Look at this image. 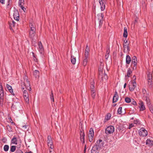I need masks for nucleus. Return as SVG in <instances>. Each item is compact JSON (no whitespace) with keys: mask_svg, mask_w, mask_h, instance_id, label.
Instances as JSON below:
<instances>
[{"mask_svg":"<svg viewBox=\"0 0 153 153\" xmlns=\"http://www.w3.org/2000/svg\"><path fill=\"white\" fill-rule=\"evenodd\" d=\"M80 136H85V134L83 132V131L82 130H80Z\"/></svg>","mask_w":153,"mask_h":153,"instance_id":"obj_43","label":"nucleus"},{"mask_svg":"<svg viewBox=\"0 0 153 153\" xmlns=\"http://www.w3.org/2000/svg\"><path fill=\"white\" fill-rule=\"evenodd\" d=\"M31 31H36V29L35 27H30Z\"/></svg>","mask_w":153,"mask_h":153,"instance_id":"obj_54","label":"nucleus"},{"mask_svg":"<svg viewBox=\"0 0 153 153\" xmlns=\"http://www.w3.org/2000/svg\"><path fill=\"white\" fill-rule=\"evenodd\" d=\"M22 127L24 128V129H25L27 128V127H28V126L25 125H23L22 126Z\"/></svg>","mask_w":153,"mask_h":153,"instance_id":"obj_55","label":"nucleus"},{"mask_svg":"<svg viewBox=\"0 0 153 153\" xmlns=\"http://www.w3.org/2000/svg\"><path fill=\"white\" fill-rule=\"evenodd\" d=\"M17 140L16 138L14 136L13 138L11 140V143L17 145Z\"/></svg>","mask_w":153,"mask_h":153,"instance_id":"obj_21","label":"nucleus"},{"mask_svg":"<svg viewBox=\"0 0 153 153\" xmlns=\"http://www.w3.org/2000/svg\"><path fill=\"white\" fill-rule=\"evenodd\" d=\"M16 149V146H12L10 147V151L11 152H13L15 151Z\"/></svg>","mask_w":153,"mask_h":153,"instance_id":"obj_36","label":"nucleus"},{"mask_svg":"<svg viewBox=\"0 0 153 153\" xmlns=\"http://www.w3.org/2000/svg\"><path fill=\"white\" fill-rule=\"evenodd\" d=\"M118 97H119L118 93L117 91H115L114 92V96L113 98V102L114 103L116 102L117 101Z\"/></svg>","mask_w":153,"mask_h":153,"instance_id":"obj_16","label":"nucleus"},{"mask_svg":"<svg viewBox=\"0 0 153 153\" xmlns=\"http://www.w3.org/2000/svg\"><path fill=\"white\" fill-rule=\"evenodd\" d=\"M110 52V51L109 50V48H107V51L106 52V54L105 55V58L106 59H107L109 56V54Z\"/></svg>","mask_w":153,"mask_h":153,"instance_id":"obj_28","label":"nucleus"},{"mask_svg":"<svg viewBox=\"0 0 153 153\" xmlns=\"http://www.w3.org/2000/svg\"><path fill=\"white\" fill-rule=\"evenodd\" d=\"M22 91L23 92V96L29 95L27 91L25 90H24L25 88L24 87L22 88Z\"/></svg>","mask_w":153,"mask_h":153,"instance_id":"obj_30","label":"nucleus"},{"mask_svg":"<svg viewBox=\"0 0 153 153\" xmlns=\"http://www.w3.org/2000/svg\"><path fill=\"white\" fill-rule=\"evenodd\" d=\"M36 31H30L29 32V36L31 38H33L35 35Z\"/></svg>","mask_w":153,"mask_h":153,"instance_id":"obj_24","label":"nucleus"},{"mask_svg":"<svg viewBox=\"0 0 153 153\" xmlns=\"http://www.w3.org/2000/svg\"><path fill=\"white\" fill-rule=\"evenodd\" d=\"M139 107L140 108V111H143L146 108L144 103L142 101L140 100L139 101Z\"/></svg>","mask_w":153,"mask_h":153,"instance_id":"obj_15","label":"nucleus"},{"mask_svg":"<svg viewBox=\"0 0 153 153\" xmlns=\"http://www.w3.org/2000/svg\"><path fill=\"white\" fill-rule=\"evenodd\" d=\"M108 78V76L105 73L104 74L103 76L102 77V80L103 81L107 80Z\"/></svg>","mask_w":153,"mask_h":153,"instance_id":"obj_34","label":"nucleus"},{"mask_svg":"<svg viewBox=\"0 0 153 153\" xmlns=\"http://www.w3.org/2000/svg\"><path fill=\"white\" fill-rule=\"evenodd\" d=\"M16 153H23V152L20 149H18L16 150Z\"/></svg>","mask_w":153,"mask_h":153,"instance_id":"obj_49","label":"nucleus"},{"mask_svg":"<svg viewBox=\"0 0 153 153\" xmlns=\"http://www.w3.org/2000/svg\"><path fill=\"white\" fill-rule=\"evenodd\" d=\"M7 129L8 130V131H12L11 128L10 127V126L8 125L7 126Z\"/></svg>","mask_w":153,"mask_h":153,"instance_id":"obj_47","label":"nucleus"},{"mask_svg":"<svg viewBox=\"0 0 153 153\" xmlns=\"http://www.w3.org/2000/svg\"><path fill=\"white\" fill-rule=\"evenodd\" d=\"M33 74L36 78L39 77V71L36 70H35L33 72Z\"/></svg>","mask_w":153,"mask_h":153,"instance_id":"obj_22","label":"nucleus"},{"mask_svg":"<svg viewBox=\"0 0 153 153\" xmlns=\"http://www.w3.org/2000/svg\"><path fill=\"white\" fill-rule=\"evenodd\" d=\"M88 46L87 45L86 49L85 50V52H87V51L88 52V51H89V49L88 48Z\"/></svg>","mask_w":153,"mask_h":153,"instance_id":"obj_57","label":"nucleus"},{"mask_svg":"<svg viewBox=\"0 0 153 153\" xmlns=\"http://www.w3.org/2000/svg\"><path fill=\"white\" fill-rule=\"evenodd\" d=\"M132 71L131 69L129 68H128L127 71V76L128 77H130V74L131 73Z\"/></svg>","mask_w":153,"mask_h":153,"instance_id":"obj_38","label":"nucleus"},{"mask_svg":"<svg viewBox=\"0 0 153 153\" xmlns=\"http://www.w3.org/2000/svg\"><path fill=\"white\" fill-rule=\"evenodd\" d=\"M146 144L148 145L149 146H152L153 145V141L150 140V139H148L146 142Z\"/></svg>","mask_w":153,"mask_h":153,"instance_id":"obj_18","label":"nucleus"},{"mask_svg":"<svg viewBox=\"0 0 153 153\" xmlns=\"http://www.w3.org/2000/svg\"><path fill=\"white\" fill-rule=\"evenodd\" d=\"M100 150L99 148L94 145L91 149V153H99Z\"/></svg>","mask_w":153,"mask_h":153,"instance_id":"obj_14","label":"nucleus"},{"mask_svg":"<svg viewBox=\"0 0 153 153\" xmlns=\"http://www.w3.org/2000/svg\"><path fill=\"white\" fill-rule=\"evenodd\" d=\"M114 131V127L113 126H110L105 129V132L107 134H110L113 133Z\"/></svg>","mask_w":153,"mask_h":153,"instance_id":"obj_6","label":"nucleus"},{"mask_svg":"<svg viewBox=\"0 0 153 153\" xmlns=\"http://www.w3.org/2000/svg\"><path fill=\"white\" fill-rule=\"evenodd\" d=\"M26 82L25 83H24L23 85L25 84L24 86L25 87V88H26V89H27L30 91L31 90V88L30 87L29 82L27 80H26Z\"/></svg>","mask_w":153,"mask_h":153,"instance_id":"obj_17","label":"nucleus"},{"mask_svg":"<svg viewBox=\"0 0 153 153\" xmlns=\"http://www.w3.org/2000/svg\"><path fill=\"white\" fill-rule=\"evenodd\" d=\"M136 77L135 75H134L133 76V80L132 82H134V83L136 82Z\"/></svg>","mask_w":153,"mask_h":153,"instance_id":"obj_50","label":"nucleus"},{"mask_svg":"<svg viewBox=\"0 0 153 153\" xmlns=\"http://www.w3.org/2000/svg\"><path fill=\"white\" fill-rule=\"evenodd\" d=\"M123 47L124 48V50H126V51H130V49L129 48V46L128 44H123Z\"/></svg>","mask_w":153,"mask_h":153,"instance_id":"obj_27","label":"nucleus"},{"mask_svg":"<svg viewBox=\"0 0 153 153\" xmlns=\"http://www.w3.org/2000/svg\"><path fill=\"white\" fill-rule=\"evenodd\" d=\"M88 58H84L82 63V65L84 66H85L87 65L88 62Z\"/></svg>","mask_w":153,"mask_h":153,"instance_id":"obj_29","label":"nucleus"},{"mask_svg":"<svg viewBox=\"0 0 153 153\" xmlns=\"http://www.w3.org/2000/svg\"><path fill=\"white\" fill-rule=\"evenodd\" d=\"M103 142L101 140H99L96 142L95 144V146H96L97 147L99 148V149H101V147L103 146Z\"/></svg>","mask_w":153,"mask_h":153,"instance_id":"obj_13","label":"nucleus"},{"mask_svg":"<svg viewBox=\"0 0 153 153\" xmlns=\"http://www.w3.org/2000/svg\"><path fill=\"white\" fill-rule=\"evenodd\" d=\"M131 62V66L132 67L133 70H136L137 69V58L135 56H133L132 58Z\"/></svg>","mask_w":153,"mask_h":153,"instance_id":"obj_2","label":"nucleus"},{"mask_svg":"<svg viewBox=\"0 0 153 153\" xmlns=\"http://www.w3.org/2000/svg\"><path fill=\"white\" fill-rule=\"evenodd\" d=\"M24 0H19V6L21 7V6H23L24 4Z\"/></svg>","mask_w":153,"mask_h":153,"instance_id":"obj_35","label":"nucleus"},{"mask_svg":"<svg viewBox=\"0 0 153 153\" xmlns=\"http://www.w3.org/2000/svg\"><path fill=\"white\" fill-rule=\"evenodd\" d=\"M13 15L14 18L15 20L17 21L19 20V12L16 9L14 10Z\"/></svg>","mask_w":153,"mask_h":153,"instance_id":"obj_12","label":"nucleus"},{"mask_svg":"<svg viewBox=\"0 0 153 153\" xmlns=\"http://www.w3.org/2000/svg\"><path fill=\"white\" fill-rule=\"evenodd\" d=\"M149 95L147 93L143 95V97L146 98V101H147L149 100Z\"/></svg>","mask_w":153,"mask_h":153,"instance_id":"obj_32","label":"nucleus"},{"mask_svg":"<svg viewBox=\"0 0 153 153\" xmlns=\"http://www.w3.org/2000/svg\"><path fill=\"white\" fill-rule=\"evenodd\" d=\"M136 82L134 83V82H130L128 85V87L129 90L132 91L134 90L136 87Z\"/></svg>","mask_w":153,"mask_h":153,"instance_id":"obj_10","label":"nucleus"},{"mask_svg":"<svg viewBox=\"0 0 153 153\" xmlns=\"http://www.w3.org/2000/svg\"><path fill=\"white\" fill-rule=\"evenodd\" d=\"M128 36V33L127 31V29L126 27H125L124 28V33H123V36L124 37L126 38Z\"/></svg>","mask_w":153,"mask_h":153,"instance_id":"obj_25","label":"nucleus"},{"mask_svg":"<svg viewBox=\"0 0 153 153\" xmlns=\"http://www.w3.org/2000/svg\"><path fill=\"white\" fill-rule=\"evenodd\" d=\"M47 143L49 147L52 149L53 148V142L51 136L48 135L47 137Z\"/></svg>","mask_w":153,"mask_h":153,"instance_id":"obj_7","label":"nucleus"},{"mask_svg":"<svg viewBox=\"0 0 153 153\" xmlns=\"http://www.w3.org/2000/svg\"><path fill=\"white\" fill-rule=\"evenodd\" d=\"M71 61L73 64H75L76 62L75 57H74V56H71Z\"/></svg>","mask_w":153,"mask_h":153,"instance_id":"obj_31","label":"nucleus"},{"mask_svg":"<svg viewBox=\"0 0 153 153\" xmlns=\"http://www.w3.org/2000/svg\"><path fill=\"white\" fill-rule=\"evenodd\" d=\"M38 46L39 47L38 50L39 51L41 54H43L44 53V49L41 42H39Z\"/></svg>","mask_w":153,"mask_h":153,"instance_id":"obj_11","label":"nucleus"},{"mask_svg":"<svg viewBox=\"0 0 153 153\" xmlns=\"http://www.w3.org/2000/svg\"><path fill=\"white\" fill-rule=\"evenodd\" d=\"M153 71L151 72H149L147 74L148 84L149 87L151 88L153 84Z\"/></svg>","mask_w":153,"mask_h":153,"instance_id":"obj_1","label":"nucleus"},{"mask_svg":"<svg viewBox=\"0 0 153 153\" xmlns=\"http://www.w3.org/2000/svg\"><path fill=\"white\" fill-rule=\"evenodd\" d=\"M138 134L140 136L145 137L148 135V132L144 128H142L139 130Z\"/></svg>","mask_w":153,"mask_h":153,"instance_id":"obj_4","label":"nucleus"},{"mask_svg":"<svg viewBox=\"0 0 153 153\" xmlns=\"http://www.w3.org/2000/svg\"><path fill=\"white\" fill-rule=\"evenodd\" d=\"M149 108L151 112L153 114V105H149Z\"/></svg>","mask_w":153,"mask_h":153,"instance_id":"obj_42","label":"nucleus"},{"mask_svg":"<svg viewBox=\"0 0 153 153\" xmlns=\"http://www.w3.org/2000/svg\"><path fill=\"white\" fill-rule=\"evenodd\" d=\"M134 123H131V124H130V125H129V127H128V128L129 129H130L131 128H132L133 127H134Z\"/></svg>","mask_w":153,"mask_h":153,"instance_id":"obj_48","label":"nucleus"},{"mask_svg":"<svg viewBox=\"0 0 153 153\" xmlns=\"http://www.w3.org/2000/svg\"><path fill=\"white\" fill-rule=\"evenodd\" d=\"M94 136V131L93 129L92 128H91L88 134L89 140L90 142L93 141Z\"/></svg>","mask_w":153,"mask_h":153,"instance_id":"obj_5","label":"nucleus"},{"mask_svg":"<svg viewBox=\"0 0 153 153\" xmlns=\"http://www.w3.org/2000/svg\"><path fill=\"white\" fill-rule=\"evenodd\" d=\"M15 23L13 21L9 22L10 28L11 30H13V28L15 26Z\"/></svg>","mask_w":153,"mask_h":153,"instance_id":"obj_23","label":"nucleus"},{"mask_svg":"<svg viewBox=\"0 0 153 153\" xmlns=\"http://www.w3.org/2000/svg\"><path fill=\"white\" fill-rule=\"evenodd\" d=\"M98 20L99 21V25L101 27L102 25L103 21L104 15L102 13H100L97 14Z\"/></svg>","mask_w":153,"mask_h":153,"instance_id":"obj_3","label":"nucleus"},{"mask_svg":"<svg viewBox=\"0 0 153 153\" xmlns=\"http://www.w3.org/2000/svg\"><path fill=\"white\" fill-rule=\"evenodd\" d=\"M89 52H85V57L84 58H88Z\"/></svg>","mask_w":153,"mask_h":153,"instance_id":"obj_45","label":"nucleus"},{"mask_svg":"<svg viewBox=\"0 0 153 153\" xmlns=\"http://www.w3.org/2000/svg\"><path fill=\"white\" fill-rule=\"evenodd\" d=\"M4 91L2 89V87L1 85L0 87V104H3L4 102Z\"/></svg>","mask_w":153,"mask_h":153,"instance_id":"obj_8","label":"nucleus"},{"mask_svg":"<svg viewBox=\"0 0 153 153\" xmlns=\"http://www.w3.org/2000/svg\"><path fill=\"white\" fill-rule=\"evenodd\" d=\"M85 136H80V140H81V141L83 143H84L85 142Z\"/></svg>","mask_w":153,"mask_h":153,"instance_id":"obj_40","label":"nucleus"},{"mask_svg":"<svg viewBox=\"0 0 153 153\" xmlns=\"http://www.w3.org/2000/svg\"><path fill=\"white\" fill-rule=\"evenodd\" d=\"M91 92L92 97L93 99H94L96 94L95 91L94 90H91Z\"/></svg>","mask_w":153,"mask_h":153,"instance_id":"obj_26","label":"nucleus"},{"mask_svg":"<svg viewBox=\"0 0 153 153\" xmlns=\"http://www.w3.org/2000/svg\"><path fill=\"white\" fill-rule=\"evenodd\" d=\"M33 53V59L35 61H37V59L36 58V57L34 55V53Z\"/></svg>","mask_w":153,"mask_h":153,"instance_id":"obj_56","label":"nucleus"},{"mask_svg":"<svg viewBox=\"0 0 153 153\" xmlns=\"http://www.w3.org/2000/svg\"><path fill=\"white\" fill-rule=\"evenodd\" d=\"M132 103L134 105H136L137 104L136 102L134 101H133L132 102Z\"/></svg>","mask_w":153,"mask_h":153,"instance_id":"obj_62","label":"nucleus"},{"mask_svg":"<svg viewBox=\"0 0 153 153\" xmlns=\"http://www.w3.org/2000/svg\"><path fill=\"white\" fill-rule=\"evenodd\" d=\"M125 101L127 103H130L131 101V99L129 97H126L125 98Z\"/></svg>","mask_w":153,"mask_h":153,"instance_id":"obj_39","label":"nucleus"},{"mask_svg":"<svg viewBox=\"0 0 153 153\" xmlns=\"http://www.w3.org/2000/svg\"><path fill=\"white\" fill-rule=\"evenodd\" d=\"M30 27H35L34 25L32 24H31L30 25Z\"/></svg>","mask_w":153,"mask_h":153,"instance_id":"obj_60","label":"nucleus"},{"mask_svg":"<svg viewBox=\"0 0 153 153\" xmlns=\"http://www.w3.org/2000/svg\"><path fill=\"white\" fill-rule=\"evenodd\" d=\"M142 93H143V95L147 93V92L146 90L144 88H143L142 89Z\"/></svg>","mask_w":153,"mask_h":153,"instance_id":"obj_51","label":"nucleus"},{"mask_svg":"<svg viewBox=\"0 0 153 153\" xmlns=\"http://www.w3.org/2000/svg\"><path fill=\"white\" fill-rule=\"evenodd\" d=\"M25 153H33V152L31 151L29 152H25Z\"/></svg>","mask_w":153,"mask_h":153,"instance_id":"obj_63","label":"nucleus"},{"mask_svg":"<svg viewBox=\"0 0 153 153\" xmlns=\"http://www.w3.org/2000/svg\"><path fill=\"white\" fill-rule=\"evenodd\" d=\"M140 123L139 121L138 120H134V124H136L137 123Z\"/></svg>","mask_w":153,"mask_h":153,"instance_id":"obj_52","label":"nucleus"},{"mask_svg":"<svg viewBox=\"0 0 153 153\" xmlns=\"http://www.w3.org/2000/svg\"><path fill=\"white\" fill-rule=\"evenodd\" d=\"M0 2L2 4L5 3V0H0Z\"/></svg>","mask_w":153,"mask_h":153,"instance_id":"obj_58","label":"nucleus"},{"mask_svg":"<svg viewBox=\"0 0 153 153\" xmlns=\"http://www.w3.org/2000/svg\"><path fill=\"white\" fill-rule=\"evenodd\" d=\"M24 100L25 102L27 104L29 102V95L23 96Z\"/></svg>","mask_w":153,"mask_h":153,"instance_id":"obj_33","label":"nucleus"},{"mask_svg":"<svg viewBox=\"0 0 153 153\" xmlns=\"http://www.w3.org/2000/svg\"><path fill=\"white\" fill-rule=\"evenodd\" d=\"M107 119L108 120L110 119V118L111 117V116L110 115V114H107Z\"/></svg>","mask_w":153,"mask_h":153,"instance_id":"obj_59","label":"nucleus"},{"mask_svg":"<svg viewBox=\"0 0 153 153\" xmlns=\"http://www.w3.org/2000/svg\"><path fill=\"white\" fill-rule=\"evenodd\" d=\"M131 61L130 57L129 55H127L126 57V63L129 64Z\"/></svg>","mask_w":153,"mask_h":153,"instance_id":"obj_19","label":"nucleus"},{"mask_svg":"<svg viewBox=\"0 0 153 153\" xmlns=\"http://www.w3.org/2000/svg\"><path fill=\"white\" fill-rule=\"evenodd\" d=\"M122 107H120L117 110V114H120L122 113Z\"/></svg>","mask_w":153,"mask_h":153,"instance_id":"obj_41","label":"nucleus"},{"mask_svg":"<svg viewBox=\"0 0 153 153\" xmlns=\"http://www.w3.org/2000/svg\"><path fill=\"white\" fill-rule=\"evenodd\" d=\"M51 95H50L51 98V100H52L53 102H54V98H53V91L52 90L51 91Z\"/></svg>","mask_w":153,"mask_h":153,"instance_id":"obj_44","label":"nucleus"},{"mask_svg":"<svg viewBox=\"0 0 153 153\" xmlns=\"http://www.w3.org/2000/svg\"><path fill=\"white\" fill-rule=\"evenodd\" d=\"M94 83L93 82L91 85V90H94Z\"/></svg>","mask_w":153,"mask_h":153,"instance_id":"obj_46","label":"nucleus"},{"mask_svg":"<svg viewBox=\"0 0 153 153\" xmlns=\"http://www.w3.org/2000/svg\"><path fill=\"white\" fill-rule=\"evenodd\" d=\"M24 11V12H25L26 10V9L23 6H21V7H20Z\"/></svg>","mask_w":153,"mask_h":153,"instance_id":"obj_53","label":"nucleus"},{"mask_svg":"<svg viewBox=\"0 0 153 153\" xmlns=\"http://www.w3.org/2000/svg\"><path fill=\"white\" fill-rule=\"evenodd\" d=\"M7 88L8 89L9 92L12 94L14 95L12 88V87L10 85L7 84Z\"/></svg>","mask_w":153,"mask_h":153,"instance_id":"obj_20","label":"nucleus"},{"mask_svg":"<svg viewBox=\"0 0 153 153\" xmlns=\"http://www.w3.org/2000/svg\"><path fill=\"white\" fill-rule=\"evenodd\" d=\"M9 146L8 145H5L4 147V149L5 152H7L8 150Z\"/></svg>","mask_w":153,"mask_h":153,"instance_id":"obj_37","label":"nucleus"},{"mask_svg":"<svg viewBox=\"0 0 153 153\" xmlns=\"http://www.w3.org/2000/svg\"><path fill=\"white\" fill-rule=\"evenodd\" d=\"M126 83H125L124 84V86H123L124 88H126Z\"/></svg>","mask_w":153,"mask_h":153,"instance_id":"obj_64","label":"nucleus"},{"mask_svg":"<svg viewBox=\"0 0 153 153\" xmlns=\"http://www.w3.org/2000/svg\"><path fill=\"white\" fill-rule=\"evenodd\" d=\"M107 0H99V1L101 11L104 10L105 8V4Z\"/></svg>","mask_w":153,"mask_h":153,"instance_id":"obj_9","label":"nucleus"},{"mask_svg":"<svg viewBox=\"0 0 153 153\" xmlns=\"http://www.w3.org/2000/svg\"><path fill=\"white\" fill-rule=\"evenodd\" d=\"M10 122L12 124V125H15V123L13 122V121L11 119H10Z\"/></svg>","mask_w":153,"mask_h":153,"instance_id":"obj_61","label":"nucleus"}]
</instances>
